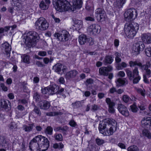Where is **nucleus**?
<instances>
[{
	"instance_id": "7",
	"label": "nucleus",
	"mask_w": 151,
	"mask_h": 151,
	"mask_svg": "<svg viewBox=\"0 0 151 151\" xmlns=\"http://www.w3.org/2000/svg\"><path fill=\"white\" fill-rule=\"evenodd\" d=\"M49 24L47 22L46 19L42 17L38 18L35 23L36 28L41 31L46 30L49 27Z\"/></svg>"
},
{
	"instance_id": "50",
	"label": "nucleus",
	"mask_w": 151,
	"mask_h": 151,
	"mask_svg": "<svg viewBox=\"0 0 151 151\" xmlns=\"http://www.w3.org/2000/svg\"><path fill=\"white\" fill-rule=\"evenodd\" d=\"M137 91L138 93H140L142 96H145V90L138 88L137 89Z\"/></svg>"
},
{
	"instance_id": "16",
	"label": "nucleus",
	"mask_w": 151,
	"mask_h": 151,
	"mask_svg": "<svg viewBox=\"0 0 151 151\" xmlns=\"http://www.w3.org/2000/svg\"><path fill=\"white\" fill-rule=\"evenodd\" d=\"M113 70V68L111 65H109L106 67H103L99 69V73L101 75L108 76V73Z\"/></svg>"
},
{
	"instance_id": "27",
	"label": "nucleus",
	"mask_w": 151,
	"mask_h": 151,
	"mask_svg": "<svg viewBox=\"0 0 151 151\" xmlns=\"http://www.w3.org/2000/svg\"><path fill=\"white\" fill-rule=\"evenodd\" d=\"M115 82L116 83V86L117 87L123 86L125 84H127L128 83V81L125 78L123 79L119 78L116 81H115Z\"/></svg>"
},
{
	"instance_id": "38",
	"label": "nucleus",
	"mask_w": 151,
	"mask_h": 151,
	"mask_svg": "<svg viewBox=\"0 0 151 151\" xmlns=\"http://www.w3.org/2000/svg\"><path fill=\"white\" fill-rule=\"evenodd\" d=\"M54 137L55 139L58 141H61L63 140V137L61 134H55L54 135Z\"/></svg>"
},
{
	"instance_id": "58",
	"label": "nucleus",
	"mask_w": 151,
	"mask_h": 151,
	"mask_svg": "<svg viewBox=\"0 0 151 151\" xmlns=\"http://www.w3.org/2000/svg\"><path fill=\"white\" fill-rule=\"evenodd\" d=\"M87 42H88L90 45H92L94 44V41L91 38H88Z\"/></svg>"
},
{
	"instance_id": "20",
	"label": "nucleus",
	"mask_w": 151,
	"mask_h": 151,
	"mask_svg": "<svg viewBox=\"0 0 151 151\" xmlns=\"http://www.w3.org/2000/svg\"><path fill=\"white\" fill-rule=\"evenodd\" d=\"M50 3V0H42L40 4V7L42 10H46L48 8Z\"/></svg>"
},
{
	"instance_id": "14",
	"label": "nucleus",
	"mask_w": 151,
	"mask_h": 151,
	"mask_svg": "<svg viewBox=\"0 0 151 151\" xmlns=\"http://www.w3.org/2000/svg\"><path fill=\"white\" fill-rule=\"evenodd\" d=\"M53 68L55 72L61 75L66 72L67 69L66 66L60 63L55 64Z\"/></svg>"
},
{
	"instance_id": "31",
	"label": "nucleus",
	"mask_w": 151,
	"mask_h": 151,
	"mask_svg": "<svg viewBox=\"0 0 151 151\" xmlns=\"http://www.w3.org/2000/svg\"><path fill=\"white\" fill-rule=\"evenodd\" d=\"M113 60L112 56L110 55H106L105 57L103 62L105 64H111L113 62Z\"/></svg>"
},
{
	"instance_id": "23",
	"label": "nucleus",
	"mask_w": 151,
	"mask_h": 151,
	"mask_svg": "<svg viewBox=\"0 0 151 151\" xmlns=\"http://www.w3.org/2000/svg\"><path fill=\"white\" fill-rule=\"evenodd\" d=\"M35 127L34 123L28 125L24 124L23 125L22 129L25 132L29 133L32 131Z\"/></svg>"
},
{
	"instance_id": "49",
	"label": "nucleus",
	"mask_w": 151,
	"mask_h": 151,
	"mask_svg": "<svg viewBox=\"0 0 151 151\" xmlns=\"http://www.w3.org/2000/svg\"><path fill=\"white\" fill-rule=\"evenodd\" d=\"M115 55L116 56L115 58V61L117 63H119L121 61V58L119 57L120 54L118 53H116Z\"/></svg>"
},
{
	"instance_id": "21",
	"label": "nucleus",
	"mask_w": 151,
	"mask_h": 151,
	"mask_svg": "<svg viewBox=\"0 0 151 151\" xmlns=\"http://www.w3.org/2000/svg\"><path fill=\"white\" fill-rule=\"evenodd\" d=\"M142 41L145 43H151V35L150 34H143L141 35Z\"/></svg>"
},
{
	"instance_id": "60",
	"label": "nucleus",
	"mask_w": 151,
	"mask_h": 151,
	"mask_svg": "<svg viewBox=\"0 0 151 151\" xmlns=\"http://www.w3.org/2000/svg\"><path fill=\"white\" fill-rule=\"evenodd\" d=\"M36 64L39 67H44L45 65L43 64L42 62L40 61H37L36 62Z\"/></svg>"
},
{
	"instance_id": "61",
	"label": "nucleus",
	"mask_w": 151,
	"mask_h": 151,
	"mask_svg": "<svg viewBox=\"0 0 151 151\" xmlns=\"http://www.w3.org/2000/svg\"><path fill=\"white\" fill-rule=\"evenodd\" d=\"M91 109L93 111H96L99 109V106L96 104L92 106Z\"/></svg>"
},
{
	"instance_id": "28",
	"label": "nucleus",
	"mask_w": 151,
	"mask_h": 151,
	"mask_svg": "<svg viewBox=\"0 0 151 151\" xmlns=\"http://www.w3.org/2000/svg\"><path fill=\"white\" fill-rule=\"evenodd\" d=\"M54 130L56 132H65L69 130V127L67 126L58 127H55Z\"/></svg>"
},
{
	"instance_id": "19",
	"label": "nucleus",
	"mask_w": 151,
	"mask_h": 151,
	"mask_svg": "<svg viewBox=\"0 0 151 151\" xmlns=\"http://www.w3.org/2000/svg\"><path fill=\"white\" fill-rule=\"evenodd\" d=\"M106 102L109 105V113H113L114 112L115 110L114 107L115 105V104L113 102L111 101L109 98H106Z\"/></svg>"
},
{
	"instance_id": "11",
	"label": "nucleus",
	"mask_w": 151,
	"mask_h": 151,
	"mask_svg": "<svg viewBox=\"0 0 151 151\" xmlns=\"http://www.w3.org/2000/svg\"><path fill=\"white\" fill-rule=\"evenodd\" d=\"M129 64L131 67L134 66L135 67L136 65H137L140 67L142 70H145L148 69V68L150 67V64L149 62L146 63L145 65H142V63L139 62L137 61H131L129 62Z\"/></svg>"
},
{
	"instance_id": "44",
	"label": "nucleus",
	"mask_w": 151,
	"mask_h": 151,
	"mask_svg": "<svg viewBox=\"0 0 151 151\" xmlns=\"http://www.w3.org/2000/svg\"><path fill=\"white\" fill-rule=\"evenodd\" d=\"M131 111L133 112H136L138 110L137 106L135 104H134L130 106Z\"/></svg>"
},
{
	"instance_id": "64",
	"label": "nucleus",
	"mask_w": 151,
	"mask_h": 151,
	"mask_svg": "<svg viewBox=\"0 0 151 151\" xmlns=\"http://www.w3.org/2000/svg\"><path fill=\"white\" fill-rule=\"evenodd\" d=\"M118 76L120 77H123L125 76V74L123 71H120L118 73Z\"/></svg>"
},
{
	"instance_id": "35",
	"label": "nucleus",
	"mask_w": 151,
	"mask_h": 151,
	"mask_svg": "<svg viewBox=\"0 0 151 151\" xmlns=\"http://www.w3.org/2000/svg\"><path fill=\"white\" fill-rule=\"evenodd\" d=\"M11 3L12 5L19 8L22 5L21 0H11Z\"/></svg>"
},
{
	"instance_id": "57",
	"label": "nucleus",
	"mask_w": 151,
	"mask_h": 151,
	"mask_svg": "<svg viewBox=\"0 0 151 151\" xmlns=\"http://www.w3.org/2000/svg\"><path fill=\"white\" fill-rule=\"evenodd\" d=\"M117 90L116 88L114 87L110 89L109 92L111 94H114L115 92H116Z\"/></svg>"
},
{
	"instance_id": "24",
	"label": "nucleus",
	"mask_w": 151,
	"mask_h": 151,
	"mask_svg": "<svg viewBox=\"0 0 151 151\" xmlns=\"http://www.w3.org/2000/svg\"><path fill=\"white\" fill-rule=\"evenodd\" d=\"M78 72L76 70H73L67 72L65 75L67 79H69L71 78L75 77L78 74Z\"/></svg>"
},
{
	"instance_id": "22",
	"label": "nucleus",
	"mask_w": 151,
	"mask_h": 151,
	"mask_svg": "<svg viewBox=\"0 0 151 151\" xmlns=\"http://www.w3.org/2000/svg\"><path fill=\"white\" fill-rule=\"evenodd\" d=\"M39 105L41 109H47L50 106V103L46 101H42L40 102Z\"/></svg>"
},
{
	"instance_id": "18",
	"label": "nucleus",
	"mask_w": 151,
	"mask_h": 151,
	"mask_svg": "<svg viewBox=\"0 0 151 151\" xmlns=\"http://www.w3.org/2000/svg\"><path fill=\"white\" fill-rule=\"evenodd\" d=\"M72 2L73 5H70L71 11H74L76 9H79L82 6L83 2L82 0H73Z\"/></svg>"
},
{
	"instance_id": "3",
	"label": "nucleus",
	"mask_w": 151,
	"mask_h": 151,
	"mask_svg": "<svg viewBox=\"0 0 151 151\" xmlns=\"http://www.w3.org/2000/svg\"><path fill=\"white\" fill-rule=\"evenodd\" d=\"M23 41L28 47L36 44L39 39L38 34L35 31H30L23 35Z\"/></svg>"
},
{
	"instance_id": "36",
	"label": "nucleus",
	"mask_w": 151,
	"mask_h": 151,
	"mask_svg": "<svg viewBox=\"0 0 151 151\" xmlns=\"http://www.w3.org/2000/svg\"><path fill=\"white\" fill-rule=\"evenodd\" d=\"M53 129L51 126L47 127L45 130L44 132L46 135H51L52 134Z\"/></svg>"
},
{
	"instance_id": "51",
	"label": "nucleus",
	"mask_w": 151,
	"mask_h": 151,
	"mask_svg": "<svg viewBox=\"0 0 151 151\" xmlns=\"http://www.w3.org/2000/svg\"><path fill=\"white\" fill-rule=\"evenodd\" d=\"M33 97L36 101H39L40 98V96L37 92H35L34 93Z\"/></svg>"
},
{
	"instance_id": "8",
	"label": "nucleus",
	"mask_w": 151,
	"mask_h": 151,
	"mask_svg": "<svg viewBox=\"0 0 151 151\" xmlns=\"http://www.w3.org/2000/svg\"><path fill=\"white\" fill-rule=\"evenodd\" d=\"M137 15V12L134 9H129L125 12L124 15L126 20L128 22L135 19Z\"/></svg>"
},
{
	"instance_id": "63",
	"label": "nucleus",
	"mask_w": 151,
	"mask_h": 151,
	"mask_svg": "<svg viewBox=\"0 0 151 151\" xmlns=\"http://www.w3.org/2000/svg\"><path fill=\"white\" fill-rule=\"evenodd\" d=\"M118 146L122 149H125L126 146L125 145L122 143H119L118 144Z\"/></svg>"
},
{
	"instance_id": "43",
	"label": "nucleus",
	"mask_w": 151,
	"mask_h": 151,
	"mask_svg": "<svg viewBox=\"0 0 151 151\" xmlns=\"http://www.w3.org/2000/svg\"><path fill=\"white\" fill-rule=\"evenodd\" d=\"M23 61L24 62L28 64L30 63L29 56L27 55H24L22 58Z\"/></svg>"
},
{
	"instance_id": "5",
	"label": "nucleus",
	"mask_w": 151,
	"mask_h": 151,
	"mask_svg": "<svg viewBox=\"0 0 151 151\" xmlns=\"http://www.w3.org/2000/svg\"><path fill=\"white\" fill-rule=\"evenodd\" d=\"M138 29L139 25L136 23L128 22L124 25V31L126 35L129 38H133L135 35Z\"/></svg>"
},
{
	"instance_id": "25",
	"label": "nucleus",
	"mask_w": 151,
	"mask_h": 151,
	"mask_svg": "<svg viewBox=\"0 0 151 151\" xmlns=\"http://www.w3.org/2000/svg\"><path fill=\"white\" fill-rule=\"evenodd\" d=\"M2 47L5 52H6V55L10 56V51L11 50V46L7 42H5L2 44Z\"/></svg>"
},
{
	"instance_id": "13",
	"label": "nucleus",
	"mask_w": 151,
	"mask_h": 151,
	"mask_svg": "<svg viewBox=\"0 0 151 151\" xmlns=\"http://www.w3.org/2000/svg\"><path fill=\"white\" fill-rule=\"evenodd\" d=\"M95 14L98 21H102L105 18L106 14L104 10L101 8H98L95 11Z\"/></svg>"
},
{
	"instance_id": "47",
	"label": "nucleus",
	"mask_w": 151,
	"mask_h": 151,
	"mask_svg": "<svg viewBox=\"0 0 151 151\" xmlns=\"http://www.w3.org/2000/svg\"><path fill=\"white\" fill-rule=\"evenodd\" d=\"M96 144L99 145H101L104 142V140L98 138L96 139Z\"/></svg>"
},
{
	"instance_id": "12",
	"label": "nucleus",
	"mask_w": 151,
	"mask_h": 151,
	"mask_svg": "<svg viewBox=\"0 0 151 151\" xmlns=\"http://www.w3.org/2000/svg\"><path fill=\"white\" fill-rule=\"evenodd\" d=\"M145 45L142 42H139L135 43L133 48V51L134 54L138 55L140 52L142 51L144 48Z\"/></svg>"
},
{
	"instance_id": "46",
	"label": "nucleus",
	"mask_w": 151,
	"mask_h": 151,
	"mask_svg": "<svg viewBox=\"0 0 151 151\" xmlns=\"http://www.w3.org/2000/svg\"><path fill=\"white\" fill-rule=\"evenodd\" d=\"M9 128L12 129H16L17 127L16 124L14 122H12L9 125Z\"/></svg>"
},
{
	"instance_id": "39",
	"label": "nucleus",
	"mask_w": 151,
	"mask_h": 151,
	"mask_svg": "<svg viewBox=\"0 0 151 151\" xmlns=\"http://www.w3.org/2000/svg\"><path fill=\"white\" fill-rule=\"evenodd\" d=\"M142 134L149 139L151 138V133L148 130L146 129H144L142 130Z\"/></svg>"
},
{
	"instance_id": "30",
	"label": "nucleus",
	"mask_w": 151,
	"mask_h": 151,
	"mask_svg": "<svg viewBox=\"0 0 151 151\" xmlns=\"http://www.w3.org/2000/svg\"><path fill=\"white\" fill-rule=\"evenodd\" d=\"M126 1V0H116L114 3V5L116 7L119 8H121L125 3Z\"/></svg>"
},
{
	"instance_id": "4",
	"label": "nucleus",
	"mask_w": 151,
	"mask_h": 151,
	"mask_svg": "<svg viewBox=\"0 0 151 151\" xmlns=\"http://www.w3.org/2000/svg\"><path fill=\"white\" fill-rule=\"evenodd\" d=\"M52 3L57 11L60 12L71 11L70 4L66 0H52Z\"/></svg>"
},
{
	"instance_id": "1",
	"label": "nucleus",
	"mask_w": 151,
	"mask_h": 151,
	"mask_svg": "<svg viewBox=\"0 0 151 151\" xmlns=\"http://www.w3.org/2000/svg\"><path fill=\"white\" fill-rule=\"evenodd\" d=\"M49 146L47 139L41 135L34 137L30 142L29 147L31 151H45Z\"/></svg>"
},
{
	"instance_id": "15",
	"label": "nucleus",
	"mask_w": 151,
	"mask_h": 151,
	"mask_svg": "<svg viewBox=\"0 0 151 151\" xmlns=\"http://www.w3.org/2000/svg\"><path fill=\"white\" fill-rule=\"evenodd\" d=\"M119 112L123 115L128 116L129 115V112L127 107L122 104H118L117 108Z\"/></svg>"
},
{
	"instance_id": "62",
	"label": "nucleus",
	"mask_w": 151,
	"mask_h": 151,
	"mask_svg": "<svg viewBox=\"0 0 151 151\" xmlns=\"http://www.w3.org/2000/svg\"><path fill=\"white\" fill-rule=\"evenodd\" d=\"M47 53L45 51H40L38 52V55L41 56H44L46 55Z\"/></svg>"
},
{
	"instance_id": "45",
	"label": "nucleus",
	"mask_w": 151,
	"mask_h": 151,
	"mask_svg": "<svg viewBox=\"0 0 151 151\" xmlns=\"http://www.w3.org/2000/svg\"><path fill=\"white\" fill-rule=\"evenodd\" d=\"M146 55L149 57H151V47H147L145 50Z\"/></svg>"
},
{
	"instance_id": "53",
	"label": "nucleus",
	"mask_w": 151,
	"mask_h": 151,
	"mask_svg": "<svg viewBox=\"0 0 151 151\" xmlns=\"http://www.w3.org/2000/svg\"><path fill=\"white\" fill-rule=\"evenodd\" d=\"M48 87H45L44 88H42L41 90V92L42 93L45 94H48Z\"/></svg>"
},
{
	"instance_id": "41",
	"label": "nucleus",
	"mask_w": 151,
	"mask_h": 151,
	"mask_svg": "<svg viewBox=\"0 0 151 151\" xmlns=\"http://www.w3.org/2000/svg\"><path fill=\"white\" fill-rule=\"evenodd\" d=\"M128 151H139V149L137 146L133 145L129 147L127 149Z\"/></svg>"
},
{
	"instance_id": "54",
	"label": "nucleus",
	"mask_w": 151,
	"mask_h": 151,
	"mask_svg": "<svg viewBox=\"0 0 151 151\" xmlns=\"http://www.w3.org/2000/svg\"><path fill=\"white\" fill-rule=\"evenodd\" d=\"M130 99V98L127 95H124L123 96V100L125 103H127Z\"/></svg>"
},
{
	"instance_id": "34",
	"label": "nucleus",
	"mask_w": 151,
	"mask_h": 151,
	"mask_svg": "<svg viewBox=\"0 0 151 151\" xmlns=\"http://www.w3.org/2000/svg\"><path fill=\"white\" fill-rule=\"evenodd\" d=\"M88 149L90 151H98L99 148L98 146L91 144H89Z\"/></svg>"
},
{
	"instance_id": "33",
	"label": "nucleus",
	"mask_w": 151,
	"mask_h": 151,
	"mask_svg": "<svg viewBox=\"0 0 151 151\" xmlns=\"http://www.w3.org/2000/svg\"><path fill=\"white\" fill-rule=\"evenodd\" d=\"M74 26L79 29L82 28L83 26V22L81 20H76L74 22Z\"/></svg>"
},
{
	"instance_id": "42",
	"label": "nucleus",
	"mask_w": 151,
	"mask_h": 151,
	"mask_svg": "<svg viewBox=\"0 0 151 151\" xmlns=\"http://www.w3.org/2000/svg\"><path fill=\"white\" fill-rule=\"evenodd\" d=\"M33 111L38 116H41V111L39 108L36 106H34V108Z\"/></svg>"
},
{
	"instance_id": "6",
	"label": "nucleus",
	"mask_w": 151,
	"mask_h": 151,
	"mask_svg": "<svg viewBox=\"0 0 151 151\" xmlns=\"http://www.w3.org/2000/svg\"><path fill=\"white\" fill-rule=\"evenodd\" d=\"M129 80L133 81L134 84L137 83L140 79V77L139 76V71L137 67H135L132 70V72L128 68L125 70Z\"/></svg>"
},
{
	"instance_id": "29",
	"label": "nucleus",
	"mask_w": 151,
	"mask_h": 151,
	"mask_svg": "<svg viewBox=\"0 0 151 151\" xmlns=\"http://www.w3.org/2000/svg\"><path fill=\"white\" fill-rule=\"evenodd\" d=\"M88 38L86 36L84 35H81L78 38V41L79 43L81 45H84L87 42Z\"/></svg>"
},
{
	"instance_id": "59",
	"label": "nucleus",
	"mask_w": 151,
	"mask_h": 151,
	"mask_svg": "<svg viewBox=\"0 0 151 151\" xmlns=\"http://www.w3.org/2000/svg\"><path fill=\"white\" fill-rule=\"evenodd\" d=\"M64 89L63 88H60L58 86V88L57 89V92L56 94H61V93L64 91Z\"/></svg>"
},
{
	"instance_id": "10",
	"label": "nucleus",
	"mask_w": 151,
	"mask_h": 151,
	"mask_svg": "<svg viewBox=\"0 0 151 151\" xmlns=\"http://www.w3.org/2000/svg\"><path fill=\"white\" fill-rule=\"evenodd\" d=\"M101 28L98 24H93L91 25L88 27L87 31L90 35H96L100 32Z\"/></svg>"
},
{
	"instance_id": "17",
	"label": "nucleus",
	"mask_w": 151,
	"mask_h": 151,
	"mask_svg": "<svg viewBox=\"0 0 151 151\" xmlns=\"http://www.w3.org/2000/svg\"><path fill=\"white\" fill-rule=\"evenodd\" d=\"M142 126L144 128L151 129V117H144L141 121Z\"/></svg>"
},
{
	"instance_id": "52",
	"label": "nucleus",
	"mask_w": 151,
	"mask_h": 151,
	"mask_svg": "<svg viewBox=\"0 0 151 151\" xmlns=\"http://www.w3.org/2000/svg\"><path fill=\"white\" fill-rule=\"evenodd\" d=\"M69 124L70 126L73 127H75L77 125L76 122L73 119L71 120L69 122Z\"/></svg>"
},
{
	"instance_id": "32",
	"label": "nucleus",
	"mask_w": 151,
	"mask_h": 151,
	"mask_svg": "<svg viewBox=\"0 0 151 151\" xmlns=\"http://www.w3.org/2000/svg\"><path fill=\"white\" fill-rule=\"evenodd\" d=\"M84 103V100L80 101H76L74 103H72L71 105L73 109H76L82 106V104Z\"/></svg>"
},
{
	"instance_id": "40",
	"label": "nucleus",
	"mask_w": 151,
	"mask_h": 151,
	"mask_svg": "<svg viewBox=\"0 0 151 151\" xmlns=\"http://www.w3.org/2000/svg\"><path fill=\"white\" fill-rule=\"evenodd\" d=\"M53 147L55 149H60L63 148L64 147V145L61 142L58 143H55L53 145Z\"/></svg>"
},
{
	"instance_id": "56",
	"label": "nucleus",
	"mask_w": 151,
	"mask_h": 151,
	"mask_svg": "<svg viewBox=\"0 0 151 151\" xmlns=\"http://www.w3.org/2000/svg\"><path fill=\"white\" fill-rule=\"evenodd\" d=\"M85 20L87 21H94L95 20L93 15L87 17L85 18Z\"/></svg>"
},
{
	"instance_id": "37",
	"label": "nucleus",
	"mask_w": 151,
	"mask_h": 151,
	"mask_svg": "<svg viewBox=\"0 0 151 151\" xmlns=\"http://www.w3.org/2000/svg\"><path fill=\"white\" fill-rule=\"evenodd\" d=\"M8 144V142L4 137H2L0 139V145L2 146H7Z\"/></svg>"
},
{
	"instance_id": "9",
	"label": "nucleus",
	"mask_w": 151,
	"mask_h": 151,
	"mask_svg": "<svg viewBox=\"0 0 151 151\" xmlns=\"http://www.w3.org/2000/svg\"><path fill=\"white\" fill-rule=\"evenodd\" d=\"M55 37H56L59 40L65 42L68 41L70 37V35L68 32L66 30L63 31L61 33H55L54 34Z\"/></svg>"
},
{
	"instance_id": "55",
	"label": "nucleus",
	"mask_w": 151,
	"mask_h": 151,
	"mask_svg": "<svg viewBox=\"0 0 151 151\" xmlns=\"http://www.w3.org/2000/svg\"><path fill=\"white\" fill-rule=\"evenodd\" d=\"M58 112L54 111L48 112L46 113V115L50 116L57 115H58Z\"/></svg>"
},
{
	"instance_id": "26",
	"label": "nucleus",
	"mask_w": 151,
	"mask_h": 151,
	"mask_svg": "<svg viewBox=\"0 0 151 151\" xmlns=\"http://www.w3.org/2000/svg\"><path fill=\"white\" fill-rule=\"evenodd\" d=\"M48 94L52 95L56 94L57 92L58 86L55 85L54 86H48Z\"/></svg>"
},
{
	"instance_id": "48",
	"label": "nucleus",
	"mask_w": 151,
	"mask_h": 151,
	"mask_svg": "<svg viewBox=\"0 0 151 151\" xmlns=\"http://www.w3.org/2000/svg\"><path fill=\"white\" fill-rule=\"evenodd\" d=\"M0 87L2 90L4 91H8V87L3 83H0Z\"/></svg>"
},
{
	"instance_id": "2",
	"label": "nucleus",
	"mask_w": 151,
	"mask_h": 151,
	"mask_svg": "<svg viewBox=\"0 0 151 151\" xmlns=\"http://www.w3.org/2000/svg\"><path fill=\"white\" fill-rule=\"evenodd\" d=\"M116 126L117 123L115 120L108 119L100 122L98 128L101 133L104 136H107L113 134V129Z\"/></svg>"
}]
</instances>
